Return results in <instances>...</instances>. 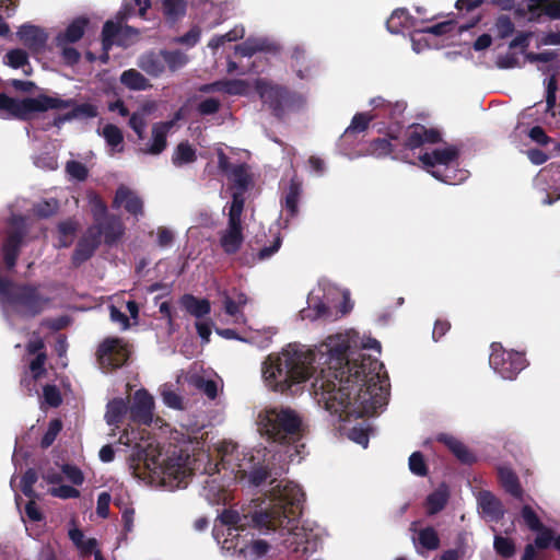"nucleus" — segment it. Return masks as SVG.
<instances>
[{
    "label": "nucleus",
    "mask_w": 560,
    "mask_h": 560,
    "mask_svg": "<svg viewBox=\"0 0 560 560\" xmlns=\"http://www.w3.org/2000/svg\"><path fill=\"white\" fill-rule=\"evenodd\" d=\"M355 347L381 352L376 339L361 338L353 330L329 336L315 349L290 343L262 362L264 383L284 393L311 381L316 402L340 420L372 415L386 404L387 376L376 358L352 353L349 359L347 351Z\"/></svg>",
    "instance_id": "1"
},
{
    "label": "nucleus",
    "mask_w": 560,
    "mask_h": 560,
    "mask_svg": "<svg viewBox=\"0 0 560 560\" xmlns=\"http://www.w3.org/2000/svg\"><path fill=\"white\" fill-rule=\"evenodd\" d=\"M215 450L220 464L206 468L209 477L202 489V494L210 504L228 503L231 497L229 486L233 481L248 477L249 483L258 486L267 478V471L260 467V451H257L258 456L241 452L231 441L220 442Z\"/></svg>",
    "instance_id": "2"
},
{
    "label": "nucleus",
    "mask_w": 560,
    "mask_h": 560,
    "mask_svg": "<svg viewBox=\"0 0 560 560\" xmlns=\"http://www.w3.org/2000/svg\"><path fill=\"white\" fill-rule=\"evenodd\" d=\"M304 502V492L299 485L281 480L270 492L269 508L253 516L254 526L261 532L279 530L288 536L284 544L300 545L304 538V528L298 520Z\"/></svg>",
    "instance_id": "3"
},
{
    "label": "nucleus",
    "mask_w": 560,
    "mask_h": 560,
    "mask_svg": "<svg viewBox=\"0 0 560 560\" xmlns=\"http://www.w3.org/2000/svg\"><path fill=\"white\" fill-rule=\"evenodd\" d=\"M0 295L3 313L12 324H14L18 316L24 317L37 314L45 303L35 289L16 287L1 279Z\"/></svg>",
    "instance_id": "4"
},
{
    "label": "nucleus",
    "mask_w": 560,
    "mask_h": 560,
    "mask_svg": "<svg viewBox=\"0 0 560 560\" xmlns=\"http://www.w3.org/2000/svg\"><path fill=\"white\" fill-rule=\"evenodd\" d=\"M145 465L150 470L151 481L170 491L186 487L187 479L194 469L188 455H173L163 459L152 458Z\"/></svg>",
    "instance_id": "5"
},
{
    "label": "nucleus",
    "mask_w": 560,
    "mask_h": 560,
    "mask_svg": "<svg viewBox=\"0 0 560 560\" xmlns=\"http://www.w3.org/2000/svg\"><path fill=\"white\" fill-rule=\"evenodd\" d=\"M258 429L275 442L294 439L300 432L302 420L296 411L290 408H266L257 418Z\"/></svg>",
    "instance_id": "6"
},
{
    "label": "nucleus",
    "mask_w": 560,
    "mask_h": 560,
    "mask_svg": "<svg viewBox=\"0 0 560 560\" xmlns=\"http://www.w3.org/2000/svg\"><path fill=\"white\" fill-rule=\"evenodd\" d=\"M72 106V102L57 96L38 95L36 97L15 98L0 94V113L3 118L30 119L36 113L52 108Z\"/></svg>",
    "instance_id": "7"
},
{
    "label": "nucleus",
    "mask_w": 560,
    "mask_h": 560,
    "mask_svg": "<svg viewBox=\"0 0 560 560\" xmlns=\"http://www.w3.org/2000/svg\"><path fill=\"white\" fill-rule=\"evenodd\" d=\"M458 151L448 145L435 149L420 156L424 170L434 178L450 185H457L467 178V172L456 168Z\"/></svg>",
    "instance_id": "8"
},
{
    "label": "nucleus",
    "mask_w": 560,
    "mask_h": 560,
    "mask_svg": "<svg viewBox=\"0 0 560 560\" xmlns=\"http://www.w3.org/2000/svg\"><path fill=\"white\" fill-rule=\"evenodd\" d=\"M42 480L48 486L47 492L51 497L62 500L77 499L80 491L73 486H81L84 482V475L77 466L65 464L60 469H43Z\"/></svg>",
    "instance_id": "9"
},
{
    "label": "nucleus",
    "mask_w": 560,
    "mask_h": 560,
    "mask_svg": "<svg viewBox=\"0 0 560 560\" xmlns=\"http://www.w3.org/2000/svg\"><path fill=\"white\" fill-rule=\"evenodd\" d=\"M339 299L343 300L341 313H348L352 307L349 304V293L339 290L330 283H319L318 288L310 293L307 299L308 306L302 310L301 315L304 319L311 320L325 316Z\"/></svg>",
    "instance_id": "10"
},
{
    "label": "nucleus",
    "mask_w": 560,
    "mask_h": 560,
    "mask_svg": "<svg viewBox=\"0 0 560 560\" xmlns=\"http://www.w3.org/2000/svg\"><path fill=\"white\" fill-rule=\"evenodd\" d=\"M243 207V198L235 194L229 210L228 226L220 234V245L226 254L236 253L243 243L241 225Z\"/></svg>",
    "instance_id": "11"
},
{
    "label": "nucleus",
    "mask_w": 560,
    "mask_h": 560,
    "mask_svg": "<svg viewBox=\"0 0 560 560\" xmlns=\"http://www.w3.org/2000/svg\"><path fill=\"white\" fill-rule=\"evenodd\" d=\"M491 368L504 380H513L526 366L523 354L505 351L500 343L491 345L489 358Z\"/></svg>",
    "instance_id": "12"
},
{
    "label": "nucleus",
    "mask_w": 560,
    "mask_h": 560,
    "mask_svg": "<svg viewBox=\"0 0 560 560\" xmlns=\"http://www.w3.org/2000/svg\"><path fill=\"white\" fill-rule=\"evenodd\" d=\"M127 9L124 8L118 13L119 21L117 23L113 21H107L103 27V49L104 54L101 56L102 62L106 63L108 60V50L114 45H128L127 37L128 36H136L137 32L129 27V26H122L121 21L127 18Z\"/></svg>",
    "instance_id": "13"
},
{
    "label": "nucleus",
    "mask_w": 560,
    "mask_h": 560,
    "mask_svg": "<svg viewBox=\"0 0 560 560\" xmlns=\"http://www.w3.org/2000/svg\"><path fill=\"white\" fill-rule=\"evenodd\" d=\"M129 353V347L122 339H106L98 349L100 363L103 368H117L127 361Z\"/></svg>",
    "instance_id": "14"
},
{
    "label": "nucleus",
    "mask_w": 560,
    "mask_h": 560,
    "mask_svg": "<svg viewBox=\"0 0 560 560\" xmlns=\"http://www.w3.org/2000/svg\"><path fill=\"white\" fill-rule=\"evenodd\" d=\"M220 523L222 526L226 528H221V526L215 525L213 529V535L215 539L220 542V537L225 536L222 541V547L226 550L236 549L237 544L233 542V539L238 536V529L244 525L242 524L241 515L233 510H224L220 516Z\"/></svg>",
    "instance_id": "15"
},
{
    "label": "nucleus",
    "mask_w": 560,
    "mask_h": 560,
    "mask_svg": "<svg viewBox=\"0 0 560 560\" xmlns=\"http://www.w3.org/2000/svg\"><path fill=\"white\" fill-rule=\"evenodd\" d=\"M182 118L180 112L168 121L155 122L151 129V138L149 142L140 149L143 154L159 155L167 145V135L174 128L175 122Z\"/></svg>",
    "instance_id": "16"
},
{
    "label": "nucleus",
    "mask_w": 560,
    "mask_h": 560,
    "mask_svg": "<svg viewBox=\"0 0 560 560\" xmlns=\"http://www.w3.org/2000/svg\"><path fill=\"white\" fill-rule=\"evenodd\" d=\"M16 36L33 55L43 52L48 40V34L44 28L28 23L19 27Z\"/></svg>",
    "instance_id": "17"
},
{
    "label": "nucleus",
    "mask_w": 560,
    "mask_h": 560,
    "mask_svg": "<svg viewBox=\"0 0 560 560\" xmlns=\"http://www.w3.org/2000/svg\"><path fill=\"white\" fill-rule=\"evenodd\" d=\"M9 235L3 244V259L9 269L15 266L18 258V249L22 238V230L24 226V220L20 217L13 215L10 220Z\"/></svg>",
    "instance_id": "18"
},
{
    "label": "nucleus",
    "mask_w": 560,
    "mask_h": 560,
    "mask_svg": "<svg viewBox=\"0 0 560 560\" xmlns=\"http://www.w3.org/2000/svg\"><path fill=\"white\" fill-rule=\"evenodd\" d=\"M154 399L145 390L139 389L135 393L133 401L130 407L132 420L149 424L153 419Z\"/></svg>",
    "instance_id": "19"
},
{
    "label": "nucleus",
    "mask_w": 560,
    "mask_h": 560,
    "mask_svg": "<svg viewBox=\"0 0 560 560\" xmlns=\"http://www.w3.org/2000/svg\"><path fill=\"white\" fill-rule=\"evenodd\" d=\"M113 207L116 209L122 207L127 212L135 217L141 215L143 213V202L141 198L137 195L136 191L126 186L118 187L113 201Z\"/></svg>",
    "instance_id": "20"
},
{
    "label": "nucleus",
    "mask_w": 560,
    "mask_h": 560,
    "mask_svg": "<svg viewBox=\"0 0 560 560\" xmlns=\"http://www.w3.org/2000/svg\"><path fill=\"white\" fill-rule=\"evenodd\" d=\"M441 139L440 132L435 129H427L422 125L410 126L407 130L406 145L416 149L424 143H436Z\"/></svg>",
    "instance_id": "21"
},
{
    "label": "nucleus",
    "mask_w": 560,
    "mask_h": 560,
    "mask_svg": "<svg viewBox=\"0 0 560 560\" xmlns=\"http://www.w3.org/2000/svg\"><path fill=\"white\" fill-rule=\"evenodd\" d=\"M256 90L265 104L278 114L280 106L285 101L287 93L279 86L271 85L270 83L258 80L256 81Z\"/></svg>",
    "instance_id": "22"
},
{
    "label": "nucleus",
    "mask_w": 560,
    "mask_h": 560,
    "mask_svg": "<svg viewBox=\"0 0 560 560\" xmlns=\"http://www.w3.org/2000/svg\"><path fill=\"white\" fill-rule=\"evenodd\" d=\"M477 501L480 513L485 518L497 521L503 515V506L492 493L481 491L477 497Z\"/></svg>",
    "instance_id": "23"
},
{
    "label": "nucleus",
    "mask_w": 560,
    "mask_h": 560,
    "mask_svg": "<svg viewBox=\"0 0 560 560\" xmlns=\"http://www.w3.org/2000/svg\"><path fill=\"white\" fill-rule=\"evenodd\" d=\"M225 313L233 317L235 324H246V318L242 308L248 303L247 296L242 292H235L232 295L224 294Z\"/></svg>",
    "instance_id": "24"
},
{
    "label": "nucleus",
    "mask_w": 560,
    "mask_h": 560,
    "mask_svg": "<svg viewBox=\"0 0 560 560\" xmlns=\"http://www.w3.org/2000/svg\"><path fill=\"white\" fill-rule=\"evenodd\" d=\"M137 65L149 75L159 77L165 70V58L163 51L144 54L138 59Z\"/></svg>",
    "instance_id": "25"
},
{
    "label": "nucleus",
    "mask_w": 560,
    "mask_h": 560,
    "mask_svg": "<svg viewBox=\"0 0 560 560\" xmlns=\"http://www.w3.org/2000/svg\"><path fill=\"white\" fill-rule=\"evenodd\" d=\"M86 23L88 21L83 18L72 21L66 31L56 37L57 47H63L65 45L78 42L84 34Z\"/></svg>",
    "instance_id": "26"
},
{
    "label": "nucleus",
    "mask_w": 560,
    "mask_h": 560,
    "mask_svg": "<svg viewBox=\"0 0 560 560\" xmlns=\"http://www.w3.org/2000/svg\"><path fill=\"white\" fill-rule=\"evenodd\" d=\"M249 84L245 80H225L218 81L213 84L205 85L201 91H222L230 95H247L249 92Z\"/></svg>",
    "instance_id": "27"
},
{
    "label": "nucleus",
    "mask_w": 560,
    "mask_h": 560,
    "mask_svg": "<svg viewBox=\"0 0 560 560\" xmlns=\"http://www.w3.org/2000/svg\"><path fill=\"white\" fill-rule=\"evenodd\" d=\"M416 20L405 9L395 10L386 22L387 30L397 34L402 30L416 28Z\"/></svg>",
    "instance_id": "28"
},
{
    "label": "nucleus",
    "mask_w": 560,
    "mask_h": 560,
    "mask_svg": "<svg viewBox=\"0 0 560 560\" xmlns=\"http://www.w3.org/2000/svg\"><path fill=\"white\" fill-rule=\"evenodd\" d=\"M98 243V235L91 229L89 234L78 244L73 255L74 262L80 264L91 257Z\"/></svg>",
    "instance_id": "29"
},
{
    "label": "nucleus",
    "mask_w": 560,
    "mask_h": 560,
    "mask_svg": "<svg viewBox=\"0 0 560 560\" xmlns=\"http://www.w3.org/2000/svg\"><path fill=\"white\" fill-rule=\"evenodd\" d=\"M416 550L418 553H422L420 548L427 550H435L440 546V538L436 530L432 527H425L418 532L417 539L412 537Z\"/></svg>",
    "instance_id": "30"
},
{
    "label": "nucleus",
    "mask_w": 560,
    "mask_h": 560,
    "mask_svg": "<svg viewBox=\"0 0 560 560\" xmlns=\"http://www.w3.org/2000/svg\"><path fill=\"white\" fill-rule=\"evenodd\" d=\"M120 82L132 91H144L151 86L149 80L136 69H129L121 73Z\"/></svg>",
    "instance_id": "31"
},
{
    "label": "nucleus",
    "mask_w": 560,
    "mask_h": 560,
    "mask_svg": "<svg viewBox=\"0 0 560 560\" xmlns=\"http://www.w3.org/2000/svg\"><path fill=\"white\" fill-rule=\"evenodd\" d=\"M182 306L191 315L199 318L210 312V303L206 299H197L192 295H184L180 299Z\"/></svg>",
    "instance_id": "32"
},
{
    "label": "nucleus",
    "mask_w": 560,
    "mask_h": 560,
    "mask_svg": "<svg viewBox=\"0 0 560 560\" xmlns=\"http://www.w3.org/2000/svg\"><path fill=\"white\" fill-rule=\"evenodd\" d=\"M102 136L104 137L107 145L109 147V153L112 155L122 151L124 137L120 129L117 126L112 124L104 126L102 130Z\"/></svg>",
    "instance_id": "33"
},
{
    "label": "nucleus",
    "mask_w": 560,
    "mask_h": 560,
    "mask_svg": "<svg viewBox=\"0 0 560 560\" xmlns=\"http://www.w3.org/2000/svg\"><path fill=\"white\" fill-rule=\"evenodd\" d=\"M128 410L127 401L122 398H115L107 404L105 420L107 424H117Z\"/></svg>",
    "instance_id": "34"
},
{
    "label": "nucleus",
    "mask_w": 560,
    "mask_h": 560,
    "mask_svg": "<svg viewBox=\"0 0 560 560\" xmlns=\"http://www.w3.org/2000/svg\"><path fill=\"white\" fill-rule=\"evenodd\" d=\"M72 102L71 112L67 114L61 120H70V119H84V118H93L97 115V108L91 103H83L80 105H75L73 100H69ZM66 107H61L60 109H65Z\"/></svg>",
    "instance_id": "35"
},
{
    "label": "nucleus",
    "mask_w": 560,
    "mask_h": 560,
    "mask_svg": "<svg viewBox=\"0 0 560 560\" xmlns=\"http://www.w3.org/2000/svg\"><path fill=\"white\" fill-rule=\"evenodd\" d=\"M196 160V150L188 142H180L174 150L172 162L175 166H184Z\"/></svg>",
    "instance_id": "36"
},
{
    "label": "nucleus",
    "mask_w": 560,
    "mask_h": 560,
    "mask_svg": "<svg viewBox=\"0 0 560 560\" xmlns=\"http://www.w3.org/2000/svg\"><path fill=\"white\" fill-rule=\"evenodd\" d=\"M448 500L447 487L442 485L434 492H432L427 499V506L429 514H435L440 512Z\"/></svg>",
    "instance_id": "37"
},
{
    "label": "nucleus",
    "mask_w": 560,
    "mask_h": 560,
    "mask_svg": "<svg viewBox=\"0 0 560 560\" xmlns=\"http://www.w3.org/2000/svg\"><path fill=\"white\" fill-rule=\"evenodd\" d=\"M226 175H228L230 182L233 183L234 187L240 190V192H234L233 196L235 194H237L242 198V196H241L242 191H244L246 189L247 185L249 184V175H248L246 166L245 165L234 166L226 173Z\"/></svg>",
    "instance_id": "38"
},
{
    "label": "nucleus",
    "mask_w": 560,
    "mask_h": 560,
    "mask_svg": "<svg viewBox=\"0 0 560 560\" xmlns=\"http://www.w3.org/2000/svg\"><path fill=\"white\" fill-rule=\"evenodd\" d=\"M268 49H270V44L265 38H248L245 43L235 47L236 54L244 57H250L256 51Z\"/></svg>",
    "instance_id": "39"
},
{
    "label": "nucleus",
    "mask_w": 560,
    "mask_h": 560,
    "mask_svg": "<svg viewBox=\"0 0 560 560\" xmlns=\"http://www.w3.org/2000/svg\"><path fill=\"white\" fill-rule=\"evenodd\" d=\"M499 478L503 486V488L515 497L521 495V487L518 485L517 477L515 474L508 467L499 468Z\"/></svg>",
    "instance_id": "40"
},
{
    "label": "nucleus",
    "mask_w": 560,
    "mask_h": 560,
    "mask_svg": "<svg viewBox=\"0 0 560 560\" xmlns=\"http://www.w3.org/2000/svg\"><path fill=\"white\" fill-rule=\"evenodd\" d=\"M245 35V30L243 26H235L233 30L228 32L224 35L214 36L208 43V47L215 51L218 48L223 46L225 43L235 42L240 38H243Z\"/></svg>",
    "instance_id": "41"
},
{
    "label": "nucleus",
    "mask_w": 560,
    "mask_h": 560,
    "mask_svg": "<svg viewBox=\"0 0 560 560\" xmlns=\"http://www.w3.org/2000/svg\"><path fill=\"white\" fill-rule=\"evenodd\" d=\"M160 393H161L163 402L167 407L176 409V410L184 409L183 397L176 393V390L173 388L172 384L162 385L160 388Z\"/></svg>",
    "instance_id": "42"
},
{
    "label": "nucleus",
    "mask_w": 560,
    "mask_h": 560,
    "mask_svg": "<svg viewBox=\"0 0 560 560\" xmlns=\"http://www.w3.org/2000/svg\"><path fill=\"white\" fill-rule=\"evenodd\" d=\"M269 550V545L265 540H254L249 545L240 547L238 551L249 560H256L265 556Z\"/></svg>",
    "instance_id": "43"
},
{
    "label": "nucleus",
    "mask_w": 560,
    "mask_h": 560,
    "mask_svg": "<svg viewBox=\"0 0 560 560\" xmlns=\"http://www.w3.org/2000/svg\"><path fill=\"white\" fill-rule=\"evenodd\" d=\"M440 440L455 454L458 459L465 463L471 462L472 455L457 439L450 435H441Z\"/></svg>",
    "instance_id": "44"
},
{
    "label": "nucleus",
    "mask_w": 560,
    "mask_h": 560,
    "mask_svg": "<svg viewBox=\"0 0 560 560\" xmlns=\"http://www.w3.org/2000/svg\"><path fill=\"white\" fill-rule=\"evenodd\" d=\"M536 532L537 536L535 538L534 546L540 549H546L552 544L553 547L560 551V535L553 537L552 530L544 526H541V529Z\"/></svg>",
    "instance_id": "45"
},
{
    "label": "nucleus",
    "mask_w": 560,
    "mask_h": 560,
    "mask_svg": "<svg viewBox=\"0 0 560 560\" xmlns=\"http://www.w3.org/2000/svg\"><path fill=\"white\" fill-rule=\"evenodd\" d=\"M530 10L541 9L547 15L560 19V0H528Z\"/></svg>",
    "instance_id": "46"
},
{
    "label": "nucleus",
    "mask_w": 560,
    "mask_h": 560,
    "mask_svg": "<svg viewBox=\"0 0 560 560\" xmlns=\"http://www.w3.org/2000/svg\"><path fill=\"white\" fill-rule=\"evenodd\" d=\"M77 230V224L69 220L59 224L58 226V243L59 247H67L72 244L74 240V233Z\"/></svg>",
    "instance_id": "47"
},
{
    "label": "nucleus",
    "mask_w": 560,
    "mask_h": 560,
    "mask_svg": "<svg viewBox=\"0 0 560 560\" xmlns=\"http://www.w3.org/2000/svg\"><path fill=\"white\" fill-rule=\"evenodd\" d=\"M94 233L97 234L98 236L101 233H103L105 242L110 244L121 237L124 233V228L119 220H112L108 222V224L104 228L103 231H97Z\"/></svg>",
    "instance_id": "48"
},
{
    "label": "nucleus",
    "mask_w": 560,
    "mask_h": 560,
    "mask_svg": "<svg viewBox=\"0 0 560 560\" xmlns=\"http://www.w3.org/2000/svg\"><path fill=\"white\" fill-rule=\"evenodd\" d=\"M411 42L412 49L418 54L424 50L425 48L438 47V43L431 42L428 35L425 34L424 30L418 28L417 26L412 34Z\"/></svg>",
    "instance_id": "49"
},
{
    "label": "nucleus",
    "mask_w": 560,
    "mask_h": 560,
    "mask_svg": "<svg viewBox=\"0 0 560 560\" xmlns=\"http://www.w3.org/2000/svg\"><path fill=\"white\" fill-rule=\"evenodd\" d=\"M27 61V54L21 48L11 49L4 55V63L14 69L24 67Z\"/></svg>",
    "instance_id": "50"
},
{
    "label": "nucleus",
    "mask_w": 560,
    "mask_h": 560,
    "mask_svg": "<svg viewBox=\"0 0 560 560\" xmlns=\"http://www.w3.org/2000/svg\"><path fill=\"white\" fill-rule=\"evenodd\" d=\"M115 504L121 512V518L124 523V529L126 533H130L133 529L135 510L128 503L124 502L122 499L116 498Z\"/></svg>",
    "instance_id": "51"
},
{
    "label": "nucleus",
    "mask_w": 560,
    "mask_h": 560,
    "mask_svg": "<svg viewBox=\"0 0 560 560\" xmlns=\"http://www.w3.org/2000/svg\"><path fill=\"white\" fill-rule=\"evenodd\" d=\"M186 4L184 0H164L163 1V11L164 15L168 20H176L180 15L185 13Z\"/></svg>",
    "instance_id": "52"
},
{
    "label": "nucleus",
    "mask_w": 560,
    "mask_h": 560,
    "mask_svg": "<svg viewBox=\"0 0 560 560\" xmlns=\"http://www.w3.org/2000/svg\"><path fill=\"white\" fill-rule=\"evenodd\" d=\"M301 192V185L294 180H292L289 191L284 198L285 209L290 212L291 215H294L298 211V199Z\"/></svg>",
    "instance_id": "53"
},
{
    "label": "nucleus",
    "mask_w": 560,
    "mask_h": 560,
    "mask_svg": "<svg viewBox=\"0 0 560 560\" xmlns=\"http://www.w3.org/2000/svg\"><path fill=\"white\" fill-rule=\"evenodd\" d=\"M493 546L495 551L504 558H510L515 552L514 542L512 541V539L506 537L495 536Z\"/></svg>",
    "instance_id": "54"
},
{
    "label": "nucleus",
    "mask_w": 560,
    "mask_h": 560,
    "mask_svg": "<svg viewBox=\"0 0 560 560\" xmlns=\"http://www.w3.org/2000/svg\"><path fill=\"white\" fill-rule=\"evenodd\" d=\"M165 58V67L167 66L172 71H175L187 63V56L179 51H163Z\"/></svg>",
    "instance_id": "55"
},
{
    "label": "nucleus",
    "mask_w": 560,
    "mask_h": 560,
    "mask_svg": "<svg viewBox=\"0 0 560 560\" xmlns=\"http://www.w3.org/2000/svg\"><path fill=\"white\" fill-rule=\"evenodd\" d=\"M194 385L202 390L210 399H214L218 394V383L212 380H206L203 377L192 378Z\"/></svg>",
    "instance_id": "56"
},
{
    "label": "nucleus",
    "mask_w": 560,
    "mask_h": 560,
    "mask_svg": "<svg viewBox=\"0 0 560 560\" xmlns=\"http://www.w3.org/2000/svg\"><path fill=\"white\" fill-rule=\"evenodd\" d=\"M374 118V116L368 113H359L354 115L350 126L347 128L346 133L348 132H361L366 129L370 121Z\"/></svg>",
    "instance_id": "57"
},
{
    "label": "nucleus",
    "mask_w": 560,
    "mask_h": 560,
    "mask_svg": "<svg viewBox=\"0 0 560 560\" xmlns=\"http://www.w3.org/2000/svg\"><path fill=\"white\" fill-rule=\"evenodd\" d=\"M149 118L139 112H135L130 119L129 126L137 133L139 139H143Z\"/></svg>",
    "instance_id": "58"
},
{
    "label": "nucleus",
    "mask_w": 560,
    "mask_h": 560,
    "mask_svg": "<svg viewBox=\"0 0 560 560\" xmlns=\"http://www.w3.org/2000/svg\"><path fill=\"white\" fill-rule=\"evenodd\" d=\"M349 439L362 447H368L369 444V428L354 427L348 434Z\"/></svg>",
    "instance_id": "59"
},
{
    "label": "nucleus",
    "mask_w": 560,
    "mask_h": 560,
    "mask_svg": "<svg viewBox=\"0 0 560 560\" xmlns=\"http://www.w3.org/2000/svg\"><path fill=\"white\" fill-rule=\"evenodd\" d=\"M409 468L411 472L418 476L427 474V466L423 456L419 452H415L409 457Z\"/></svg>",
    "instance_id": "60"
},
{
    "label": "nucleus",
    "mask_w": 560,
    "mask_h": 560,
    "mask_svg": "<svg viewBox=\"0 0 560 560\" xmlns=\"http://www.w3.org/2000/svg\"><path fill=\"white\" fill-rule=\"evenodd\" d=\"M66 171L70 177L78 180H83L88 176L86 167L77 161H69L66 165Z\"/></svg>",
    "instance_id": "61"
},
{
    "label": "nucleus",
    "mask_w": 560,
    "mask_h": 560,
    "mask_svg": "<svg viewBox=\"0 0 560 560\" xmlns=\"http://www.w3.org/2000/svg\"><path fill=\"white\" fill-rule=\"evenodd\" d=\"M522 517L526 525L532 530H538L541 529L542 524L540 523L537 514L533 511V509L529 505H525L522 509Z\"/></svg>",
    "instance_id": "62"
},
{
    "label": "nucleus",
    "mask_w": 560,
    "mask_h": 560,
    "mask_svg": "<svg viewBox=\"0 0 560 560\" xmlns=\"http://www.w3.org/2000/svg\"><path fill=\"white\" fill-rule=\"evenodd\" d=\"M78 549L83 557L94 556L93 560H97V556L103 557L95 538H85Z\"/></svg>",
    "instance_id": "63"
},
{
    "label": "nucleus",
    "mask_w": 560,
    "mask_h": 560,
    "mask_svg": "<svg viewBox=\"0 0 560 560\" xmlns=\"http://www.w3.org/2000/svg\"><path fill=\"white\" fill-rule=\"evenodd\" d=\"M61 428H62V424H61L60 420H58V419L51 420L47 432L43 436L42 445L44 447H48L49 445H51L52 442L55 441L56 436L60 432Z\"/></svg>",
    "instance_id": "64"
}]
</instances>
